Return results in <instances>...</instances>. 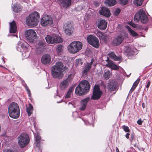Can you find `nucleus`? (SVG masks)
<instances>
[{
    "label": "nucleus",
    "instance_id": "f257e3e1",
    "mask_svg": "<svg viewBox=\"0 0 152 152\" xmlns=\"http://www.w3.org/2000/svg\"><path fill=\"white\" fill-rule=\"evenodd\" d=\"M63 64L61 62H56L55 65L53 66L51 72L53 76L55 78L61 79L63 76Z\"/></svg>",
    "mask_w": 152,
    "mask_h": 152
},
{
    "label": "nucleus",
    "instance_id": "f03ea898",
    "mask_svg": "<svg viewBox=\"0 0 152 152\" xmlns=\"http://www.w3.org/2000/svg\"><path fill=\"white\" fill-rule=\"evenodd\" d=\"M90 84L86 80H84L81 82L75 90V93L77 95H82L89 91Z\"/></svg>",
    "mask_w": 152,
    "mask_h": 152
},
{
    "label": "nucleus",
    "instance_id": "7ed1b4c3",
    "mask_svg": "<svg viewBox=\"0 0 152 152\" xmlns=\"http://www.w3.org/2000/svg\"><path fill=\"white\" fill-rule=\"evenodd\" d=\"M8 113L10 117L14 118H18L20 115V109L17 103L12 102L8 107Z\"/></svg>",
    "mask_w": 152,
    "mask_h": 152
},
{
    "label": "nucleus",
    "instance_id": "20e7f679",
    "mask_svg": "<svg viewBox=\"0 0 152 152\" xmlns=\"http://www.w3.org/2000/svg\"><path fill=\"white\" fill-rule=\"evenodd\" d=\"M39 14L37 12H34L27 17L26 23L29 26H36L38 24V20L39 18Z\"/></svg>",
    "mask_w": 152,
    "mask_h": 152
},
{
    "label": "nucleus",
    "instance_id": "39448f33",
    "mask_svg": "<svg viewBox=\"0 0 152 152\" xmlns=\"http://www.w3.org/2000/svg\"><path fill=\"white\" fill-rule=\"evenodd\" d=\"M134 20L136 22H138L140 20L143 23H147L148 21L145 12L142 9H140L136 13L134 16Z\"/></svg>",
    "mask_w": 152,
    "mask_h": 152
},
{
    "label": "nucleus",
    "instance_id": "423d86ee",
    "mask_svg": "<svg viewBox=\"0 0 152 152\" xmlns=\"http://www.w3.org/2000/svg\"><path fill=\"white\" fill-rule=\"evenodd\" d=\"M83 46L82 43L79 41H75L71 43L67 47L68 51L71 53H75L80 50Z\"/></svg>",
    "mask_w": 152,
    "mask_h": 152
},
{
    "label": "nucleus",
    "instance_id": "0eeeda50",
    "mask_svg": "<svg viewBox=\"0 0 152 152\" xmlns=\"http://www.w3.org/2000/svg\"><path fill=\"white\" fill-rule=\"evenodd\" d=\"M18 144L21 148L25 147L29 141V138L28 134L25 133L20 134L18 137Z\"/></svg>",
    "mask_w": 152,
    "mask_h": 152
},
{
    "label": "nucleus",
    "instance_id": "6e6552de",
    "mask_svg": "<svg viewBox=\"0 0 152 152\" xmlns=\"http://www.w3.org/2000/svg\"><path fill=\"white\" fill-rule=\"evenodd\" d=\"M25 35L28 41L31 43L34 42L37 34L34 30H27L25 32Z\"/></svg>",
    "mask_w": 152,
    "mask_h": 152
},
{
    "label": "nucleus",
    "instance_id": "1a4fd4ad",
    "mask_svg": "<svg viewBox=\"0 0 152 152\" xmlns=\"http://www.w3.org/2000/svg\"><path fill=\"white\" fill-rule=\"evenodd\" d=\"M88 43L93 47L98 48L99 46L98 39L93 35H90L87 37Z\"/></svg>",
    "mask_w": 152,
    "mask_h": 152
},
{
    "label": "nucleus",
    "instance_id": "9d476101",
    "mask_svg": "<svg viewBox=\"0 0 152 152\" xmlns=\"http://www.w3.org/2000/svg\"><path fill=\"white\" fill-rule=\"evenodd\" d=\"M53 23V20L50 16L45 15L41 20V24L43 26H50Z\"/></svg>",
    "mask_w": 152,
    "mask_h": 152
},
{
    "label": "nucleus",
    "instance_id": "9b49d317",
    "mask_svg": "<svg viewBox=\"0 0 152 152\" xmlns=\"http://www.w3.org/2000/svg\"><path fill=\"white\" fill-rule=\"evenodd\" d=\"M102 92L100 91L99 87L95 85L93 93L91 99L94 100H96L99 99L101 97L102 94Z\"/></svg>",
    "mask_w": 152,
    "mask_h": 152
},
{
    "label": "nucleus",
    "instance_id": "f8f14e48",
    "mask_svg": "<svg viewBox=\"0 0 152 152\" xmlns=\"http://www.w3.org/2000/svg\"><path fill=\"white\" fill-rule=\"evenodd\" d=\"M124 39V36L119 35L112 39L111 44L114 46H118L121 44Z\"/></svg>",
    "mask_w": 152,
    "mask_h": 152
},
{
    "label": "nucleus",
    "instance_id": "ddd939ff",
    "mask_svg": "<svg viewBox=\"0 0 152 152\" xmlns=\"http://www.w3.org/2000/svg\"><path fill=\"white\" fill-rule=\"evenodd\" d=\"M94 62L93 59H92L90 63H86L84 64V67L82 69V72L83 75H86L88 72L90 70L91 66Z\"/></svg>",
    "mask_w": 152,
    "mask_h": 152
},
{
    "label": "nucleus",
    "instance_id": "4468645a",
    "mask_svg": "<svg viewBox=\"0 0 152 152\" xmlns=\"http://www.w3.org/2000/svg\"><path fill=\"white\" fill-rule=\"evenodd\" d=\"M60 6L64 8L67 9L71 5L72 0H58Z\"/></svg>",
    "mask_w": 152,
    "mask_h": 152
},
{
    "label": "nucleus",
    "instance_id": "2eb2a0df",
    "mask_svg": "<svg viewBox=\"0 0 152 152\" xmlns=\"http://www.w3.org/2000/svg\"><path fill=\"white\" fill-rule=\"evenodd\" d=\"M64 28L65 29V34L68 36L71 35L73 32V28L72 24L70 23L65 24Z\"/></svg>",
    "mask_w": 152,
    "mask_h": 152
},
{
    "label": "nucleus",
    "instance_id": "dca6fc26",
    "mask_svg": "<svg viewBox=\"0 0 152 152\" xmlns=\"http://www.w3.org/2000/svg\"><path fill=\"white\" fill-rule=\"evenodd\" d=\"M97 23L98 28L102 30H104L107 28V23L104 20H99Z\"/></svg>",
    "mask_w": 152,
    "mask_h": 152
},
{
    "label": "nucleus",
    "instance_id": "f3484780",
    "mask_svg": "<svg viewBox=\"0 0 152 152\" xmlns=\"http://www.w3.org/2000/svg\"><path fill=\"white\" fill-rule=\"evenodd\" d=\"M90 98L89 97H88L85 99L82 100L80 102V105L79 109L81 110H84L86 107L87 103L89 101Z\"/></svg>",
    "mask_w": 152,
    "mask_h": 152
},
{
    "label": "nucleus",
    "instance_id": "a211bd4d",
    "mask_svg": "<svg viewBox=\"0 0 152 152\" xmlns=\"http://www.w3.org/2000/svg\"><path fill=\"white\" fill-rule=\"evenodd\" d=\"M51 61L50 56L48 54L43 55L41 58V62L44 64H49Z\"/></svg>",
    "mask_w": 152,
    "mask_h": 152
},
{
    "label": "nucleus",
    "instance_id": "6ab92c4d",
    "mask_svg": "<svg viewBox=\"0 0 152 152\" xmlns=\"http://www.w3.org/2000/svg\"><path fill=\"white\" fill-rule=\"evenodd\" d=\"M99 13L101 15L108 17H109L110 15L109 10L106 7H102L101 10L99 11Z\"/></svg>",
    "mask_w": 152,
    "mask_h": 152
},
{
    "label": "nucleus",
    "instance_id": "aec40b11",
    "mask_svg": "<svg viewBox=\"0 0 152 152\" xmlns=\"http://www.w3.org/2000/svg\"><path fill=\"white\" fill-rule=\"evenodd\" d=\"M106 62L107 63L105 64V66H108L110 68L114 70H118L119 69V66H117L114 64L112 61L110 60L108 61L107 60H106Z\"/></svg>",
    "mask_w": 152,
    "mask_h": 152
},
{
    "label": "nucleus",
    "instance_id": "412c9836",
    "mask_svg": "<svg viewBox=\"0 0 152 152\" xmlns=\"http://www.w3.org/2000/svg\"><path fill=\"white\" fill-rule=\"evenodd\" d=\"M10 33H15L17 31V26L15 22L13 20L12 22L10 23Z\"/></svg>",
    "mask_w": 152,
    "mask_h": 152
},
{
    "label": "nucleus",
    "instance_id": "4be33fe9",
    "mask_svg": "<svg viewBox=\"0 0 152 152\" xmlns=\"http://www.w3.org/2000/svg\"><path fill=\"white\" fill-rule=\"evenodd\" d=\"M108 55L110 58L116 61L120 60L121 58V56H117L114 52H110Z\"/></svg>",
    "mask_w": 152,
    "mask_h": 152
},
{
    "label": "nucleus",
    "instance_id": "5701e85b",
    "mask_svg": "<svg viewBox=\"0 0 152 152\" xmlns=\"http://www.w3.org/2000/svg\"><path fill=\"white\" fill-rule=\"evenodd\" d=\"M16 48L18 50L20 51L26 49V46L25 44L20 42L18 43Z\"/></svg>",
    "mask_w": 152,
    "mask_h": 152
},
{
    "label": "nucleus",
    "instance_id": "b1692460",
    "mask_svg": "<svg viewBox=\"0 0 152 152\" xmlns=\"http://www.w3.org/2000/svg\"><path fill=\"white\" fill-rule=\"evenodd\" d=\"M53 39L54 43H55L61 42L63 41L62 38L56 34L53 35Z\"/></svg>",
    "mask_w": 152,
    "mask_h": 152
},
{
    "label": "nucleus",
    "instance_id": "393cba45",
    "mask_svg": "<svg viewBox=\"0 0 152 152\" xmlns=\"http://www.w3.org/2000/svg\"><path fill=\"white\" fill-rule=\"evenodd\" d=\"M68 81L65 80L61 82L60 84V87L61 89L64 90L68 87Z\"/></svg>",
    "mask_w": 152,
    "mask_h": 152
},
{
    "label": "nucleus",
    "instance_id": "a878e982",
    "mask_svg": "<svg viewBox=\"0 0 152 152\" xmlns=\"http://www.w3.org/2000/svg\"><path fill=\"white\" fill-rule=\"evenodd\" d=\"M104 2L106 6L111 7L115 5L116 1V0H106Z\"/></svg>",
    "mask_w": 152,
    "mask_h": 152
},
{
    "label": "nucleus",
    "instance_id": "bb28decb",
    "mask_svg": "<svg viewBox=\"0 0 152 152\" xmlns=\"http://www.w3.org/2000/svg\"><path fill=\"white\" fill-rule=\"evenodd\" d=\"M22 7L20 5L16 4H15L12 7L13 10L15 12H18L22 10Z\"/></svg>",
    "mask_w": 152,
    "mask_h": 152
},
{
    "label": "nucleus",
    "instance_id": "cd10ccee",
    "mask_svg": "<svg viewBox=\"0 0 152 152\" xmlns=\"http://www.w3.org/2000/svg\"><path fill=\"white\" fill-rule=\"evenodd\" d=\"M107 88L109 91H114L116 89L114 83L110 82L108 84Z\"/></svg>",
    "mask_w": 152,
    "mask_h": 152
},
{
    "label": "nucleus",
    "instance_id": "c85d7f7f",
    "mask_svg": "<svg viewBox=\"0 0 152 152\" xmlns=\"http://www.w3.org/2000/svg\"><path fill=\"white\" fill-rule=\"evenodd\" d=\"M26 106V112L28 114V116H30L32 113V111L33 109V107L32 105L30 104L29 103L28 104V106Z\"/></svg>",
    "mask_w": 152,
    "mask_h": 152
},
{
    "label": "nucleus",
    "instance_id": "c756f323",
    "mask_svg": "<svg viewBox=\"0 0 152 152\" xmlns=\"http://www.w3.org/2000/svg\"><path fill=\"white\" fill-rule=\"evenodd\" d=\"M46 41L48 44H53L54 41L53 39V35L52 36L47 35L45 38Z\"/></svg>",
    "mask_w": 152,
    "mask_h": 152
},
{
    "label": "nucleus",
    "instance_id": "7c9ffc66",
    "mask_svg": "<svg viewBox=\"0 0 152 152\" xmlns=\"http://www.w3.org/2000/svg\"><path fill=\"white\" fill-rule=\"evenodd\" d=\"M140 79L138 78L137 80L134 83L133 86L129 91V93H132L135 89L136 87L137 86L138 83L140 82Z\"/></svg>",
    "mask_w": 152,
    "mask_h": 152
},
{
    "label": "nucleus",
    "instance_id": "2f4dec72",
    "mask_svg": "<svg viewBox=\"0 0 152 152\" xmlns=\"http://www.w3.org/2000/svg\"><path fill=\"white\" fill-rule=\"evenodd\" d=\"M34 135L35 140V143L37 144L36 145V146L38 147V145L40 143V142L41 137L37 134H34Z\"/></svg>",
    "mask_w": 152,
    "mask_h": 152
},
{
    "label": "nucleus",
    "instance_id": "473e14b6",
    "mask_svg": "<svg viewBox=\"0 0 152 152\" xmlns=\"http://www.w3.org/2000/svg\"><path fill=\"white\" fill-rule=\"evenodd\" d=\"M74 88L73 87H71L69 88L67 93L65 96V99H67L70 97L71 94L72 92L73 91Z\"/></svg>",
    "mask_w": 152,
    "mask_h": 152
},
{
    "label": "nucleus",
    "instance_id": "72a5a7b5",
    "mask_svg": "<svg viewBox=\"0 0 152 152\" xmlns=\"http://www.w3.org/2000/svg\"><path fill=\"white\" fill-rule=\"evenodd\" d=\"M143 1L144 0H134L133 3L137 6H140L142 5Z\"/></svg>",
    "mask_w": 152,
    "mask_h": 152
},
{
    "label": "nucleus",
    "instance_id": "f704fd0d",
    "mask_svg": "<svg viewBox=\"0 0 152 152\" xmlns=\"http://www.w3.org/2000/svg\"><path fill=\"white\" fill-rule=\"evenodd\" d=\"M126 53H128L130 55L133 54V53L132 51V49L131 48V47L129 45H127L126 46Z\"/></svg>",
    "mask_w": 152,
    "mask_h": 152
},
{
    "label": "nucleus",
    "instance_id": "c9c22d12",
    "mask_svg": "<svg viewBox=\"0 0 152 152\" xmlns=\"http://www.w3.org/2000/svg\"><path fill=\"white\" fill-rule=\"evenodd\" d=\"M110 75L111 73L109 71H105L103 76L107 80L110 78Z\"/></svg>",
    "mask_w": 152,
    "mask_h": 152
},
{
    "label": "nucleus",
    "instance_id": "e433bc0d",
    "mask_svg": "<svg viewBox=\"0 0 152 152\" xmlns=\"http://www.w3.org/2000/svg\"><path fill=\"white\" fill-rule=\"evenodd\" d=\"M108 37L107 35L106 34L103 33L100 39L103 41L106 42L107 41Z\"/></svg>",
    "mask_w": 152,
    "mask_h": 152
},
{
    "label": "nucleus",
    "instance_id": "4c0bfd02",
    "mask_svg": "<svg viewBox=\"0 0 152 152\" xmlns=\"http://www.w3.org/2000/svg\"><path fill=\"white\" fill-rule=\"evenodd\" d=\"M63 50V46L61 45H58L57 46L56 50L58 54L61 53Z\"/></svg>",
    "mask_w": 152,
    "mask_h": 152
},
{
    "label": "nucleus",
    "instance_id": "58836bf2",
    "mask_svg": "<svg viewBox=\"0 0 152 152\" xmlns=\"http://www.w3.org/2000/svg\"><path fill=\"white\" fill-rule=\"evenodd\" d=\"M44 46L45 44L44 41L42 40L39 41L38 43V46H37V48H40L44 47Z\"/></svg>",
    "mask_w": 152,
    "mask_h": 152
},
{
    "label": "nucleus",
    "instance_id": "ea45409f",
    "mask_svg": "<svg viewBox=\"0 0 152 152\" xmlns=\"http://www.w3.org/2000/svg\"><path fill=\"white\" fill-rule=\"evenodd\" d=\"M129 24L133 28L137 29H140L141 27L140 26H139L138 24H135L132 22H130Z\"/></svg>",
    "mask_w": 152,
    "mask_h": 152
},
{
    "label": "nucleus",
    "instance_id": "a19ab883",
    "mask_svg": "<svg viewBox=\"0 0 152 152\" xmlns=\"http://www.w3.org/2000/svg\"><path fill=\"white\" fill-rule=\"evenodd\" d=\"M74 77V75L73 74H71L69 75L67 78L66 79L68 81V82H69Z\"/></svg>",
    "mask_w": 152,
    "mask_h": 152
},
{
    "label": "nucleus",
    "instance_id": "79ce46f5",
    "mask_svg": "<svg viewBox=\"0 0 152 152\" xmlns=\"http://www.w3.org/2000/svg\"><path fill=\"white\" fill-rule=\"evenodd\" d=\"M130 33L131 35L134 37H136L138 36V34L136 32L133 30L131 31L130 32Z\"/></svg>",
    "mask_w": 152,
    "mask_h": 152
},
{
    "label": "nucleus",
    "instance_id": "37998d69",
    "mask_svg": "<svg viewBox=\"0 0 152 152\" xmlns=\"http://www.w3.org/2000/svg\"><path fill=\"white\" fill-rule=\"evenodd\" d=\"M120 3L123 5L126 4L128 2V0H118Z\"/></svg>",
    "mask_w": 152,
    "mask_h": 152
},
{
    "label": "nucleus",
    "instance_id": "c03bdc74",
    "mask_svg": "<svg viewBox=\"0 0 152 152\" xmlns=\"http://www.w3.org/2000/svg\"><path fill=\"white\" fill-rule=\"evenodd\" d=\"M123 128L124 130L126 132H129L130 129L128 126L124 125L123 126Z\"/></svg>",
    "mask_w": 152,
    "mask_h": 152
},
{
    "label": "nucleus",
    "instance_id": "a18cd8bd",
    "mask_svg": "<svg viewBox=\"0 0 152 152\" xmlns=\"http://www.w3.org/2000/svg\"><path fill=\"white\" fill-rule=\"evenodd\" d=\"M121 12V10L119 9H118L116 10L114 12V15L115 16L118 15Z\"/></svg>",
    "mask_w": 152,
    "mask_h": 152
},
{
    "label": "nucleus",
    "instance_id": "49530a36",
    "mask_svg": "<svg viewBox=\"0 0 152 152\" xmlns=\"http://www.w3.org/2000/svg\"><path fill=\"white\" fill-rule=\"evenodd\" d=\"M103 33L101 31H98L96 34L97 36L98 37L99 39H100L101 37V36H102V35Z\"/></svg>",
    "mask_w": 152,
    "mask_h": 152
},
{
    "label": "nucleus",
    "instance_id": "de8ad7c7",
    "mask_svg": "<svg viewBox=\"0 0 152 152\" xmlns=\"http://www.w3.org/2000/svg\"><path fill=\"white\" fill-rule=\"evenodd\" d=\"M23 56H24L26 58H27L29 56V53L28 52H27V53H26L25 52H24L23 53Z\"/></svg>",
    "mask_w": 152,
    "mask_h": 152
},
{
    "label": "nucleus",
    "instance_id": "09e8293b",
    "mask_svg": "<svg viewBox=\"0 0 152 152\" xmlns=\"http://www.w3.org/2000/svg\"><path fill=\"white\" fill-rule=\"evenodd\" d=\"M76 64H80L81 65H82L83 64V63L82 62L81 60L80 59H77L76 60Z\"/></svg>",
    "mask_w": 152,
    "mask_h": 152
},
{
    "label": "nucleus",
    "instance_id": "8fccbe9b",
    "mask_svg": "<svg viewBox=\"0 0 152 152\" xmlns=\"http://www.w3.org/2000/svg\"><path fill=\"white\" fill-rule=\"evenodd\" d=\"M142 122V121L141 120V119L138 120L137 121V124L140 125H141Z\"/></svg>",
    "mask_w": 152,
    "mask_h": 152
},
{
    "label": "nucleus",
    "instance_id": "3c124183",
    "mask_svg": "<svg viewBox=\"0 0 152 152\" xmlns=\"http://www.w3.org/2000/svg\"><path fill=\"white\" fill-rule=\"evenodd\" d=\"M126 27L128 29L129 32H131V31L132 30V29L130 27L128 26H126Z\"/></svg>",
    "mask_w": 152,
    "mask_h": 152
},
{
    "label": "nucleus",
    "instance_id": "603ef678",
    "mask_svg": "<svg viewBox=\"0 0 152 152\" xmlns=\"http://www.w3.org/2000/svg\"><path fill=\"white\" fill-rule=\"evenodd\" d=\"M27 91L28 92V96H30L31 95V93L30 92V90L28 88H26Z\"/></svg>",
    "mask_w": 152,
    "mask_h": 152
},
{
    "label": "nucleus",
    "instance_id": "864d4df0",
    "mask_svg": "<svg viewBox=\"0 0 152 152\" xmlns=\"http://www.w3.org/2000/svg\"><path fill=\"white\" fill-rule=\"evenodd\" d=\"M134 135L133 134H131L130 136V141H132L133 140L134 138Z\"/></svg>",
    "mask_w": 152,
    "mask_h": 152
},
{
    "label": "nucleus",
    "instance_id": "5fc2aeb1",
    "mask_svg": "<svg viewBox=\"0 0 152 152\" xmlns=\"http://www.w3.org/2000/svg\"><path fill=\"white\" fill-rule=\"evenodd\" d=\"M4 152H13V151L11 150L6 149L4 151Z\"/></svg>",
    "mask_w": 152,
    "mask_h": 152
},
{
    "label": "nucleus",
    "instance_id": "6e6d98bb",
    "mask_svg": "<svg viewBox=\"0 0 152 152\" xmlns=\"http://www.w3.org/2000/svg\"><path fill=\"white\" fill-rule=\"evenodd\" d=\"M129 134L128 133H127L125 135V137L127 139L129 138Z\"/></svg>",
    "mask_w": 152,
    "mask_h": 152
},
{
    "label": "nucleus",
    "instance_id": "4d7b16f0",
    "mask_svg": "<svg viewBox=\"0 0 152 152\" xmlns=\"http://www.w3.org/2000/svg\"><path fill=\"white\" fill-rule=\"evenodd\" d=\"M150 82L149 81L148 82V84H147V85H146V87L147 88H149V86L150 85Z\"/></svg>",
    "mask_w": 152,
    "mask_h": 152
},
{
    "label": "nucleus",
    "instance_id": "13d9d810",
    "mask_svg": "<svg viewBox=\"0 0 152 152\" xmlns=\"http://www.w3.org/2000/svg\"><path fill=\"white\" fill-rule=\"evenodd\" d=\"M116 152H119V151L118 150V149L117 148H116Z\"/></svg>",
    "mask_w": 152,
    "mask_h": 152
},
{
    "label": "nucleus",
    "instance_id": "bf43d9fd",
    "mask_svg": "<svg viewBox=\"0 0 152 152\" xmlns=\"http://www.w3.org/2000/svg\"><path fill=\"white\" fill-rule=\"evenodd\" d=\"M132 150H134V148H132Z\"/></svg>",
    "mask_w": 152,
    "mask_h": 152
},
{
    "label": "nucleus",
    "instance_id": "052dcab7",
    "mask_svg": "<svg viewBox=\"0 0 152 152\" xmlns=\"http://www.w3.org/2000/svg\"><path fill=\"white\" fill-rule=\"evenodd\" d=\"M0 66L3 67V66H2L1 65H0Z\"/></svg>",
    "mask_w": 152,
    "mask_h": 152
},
{
    "label": "nucleus",
    "instance_id": "680f3d73",
    "mask_svg": "<svg viewBox=\"0 0 152 152\" xmlns=\"http://www.w3.org/2000/svg\"><path fill=\"white\" fill-rule=\"evenodd\" d=\"M70 104V102H69V104Z\"/></svg>",
    "mask_w": 152,
    "mask_h": 152
},
{
    "label": "nucleus",
    "instance_id": "e2e57ef3",
    "mask_svg": "<svg viewBox=\"0 0 152 152\" xmlns=\"http://www.w3.org/2000/svg\"><path fill=\"white\" fill-rule=\"evenodd\" d=\"M58 102V103H60V102Z\"/></svg>",
    "mask_w": 152,
    "mask_h": 152
}]
</instances>
